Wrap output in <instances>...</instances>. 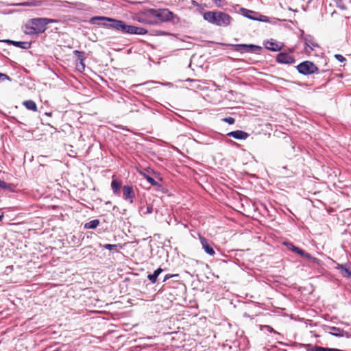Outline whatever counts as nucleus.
Wrapping results in <instances>:
<instances>
[{
	"instance_id": "obj_21",
	"label": "nucleus",
	"mask_w": 351,
	"mask_h": 351,
	"mask_svg": "<svg viewBox=\"0 0 351 351\" xmlns=\"http://www.w3.org/2000/svg\"><path fill=\"white\" fill-rule=\"evenodd\" d=\"M111 188L114 194L118 195L120 193L121 183L114 176L111 182Z\"/></svg>"
},
{
	"instance_id": "obj_15",
	"label": "nucleus",
	"mask_w": 351,
	"mask_h": 351,
	"mask_svg": "<svg viewBox=\"0 0 351 351\" xmlns=\"http://www.w3.org/2000/svg\"><path fill=\"white\" fill-rule=\"evenodd\" d=\"M199 239L204 252L210 256H213L215 252L213 247L208 243V240L201 234H199Z\"/></svg>"
},
{
	"instance_id": "obj_24",
	"label": "nucleus",
	"mask_w": 351,
	"mask_h": 351,
	"mask_svg": "<svg viewBox=\"0 0 351 351\" xmlns=\"http://www.w3.org/2000/svg\"><path fill=\"white\" fill-rule=\"evenodd\" d=\"M99 219H93L87 222L84 224V228L85 229H95L99 224Z\"/></svg>"
},
{
	"instance_id": "obj_48",
	"label": "nucleus",
	"mask_w": 351,
	"mask_h": 351,
	"mask_svg": "<svg viewBox=\"0 0 351 351\" xmlns=\"http://www.w3.org/2000/svg\"><path fill=\"white\" fill-rule=\"evenodd\" d=\"M282 168H283L284 169H285V170H287V166H285V167H283Z\"/></svg>"
},
{
	"instance_id": "obj_31",
	"label": "nucleus",
	"mask_w": 351,
	"mask_h": 351,
	"mask_svg": "<svg viewBox=\"0 0 351 351\" xmlns=\"http://www.w3.org/2000/svg\"><path fill=\"white\" fill-rule=\"evenodd\" d=\"M261 329L263 330V329H266V330L269 332H274V333H277L274 329L271 327L270 326H268V325H261Z\"/></svg>"
},
{
	"instance_id": "obj_13",
	"label": "nucleus",
	"mask_w": 351,
	"mask_h": 351,
	"mask_svg": "<svg viewBox=\"0 0 351 351\" xmlns=\"http://www.w3.org/2000/svg\"><path fill=\"white\" fill-rule=\"evenodd\" d=\"M135 193L133 187L130 185H124L123 186V198L124 200L129 202L130 204L134 202Z\"/></svg>"
},
{
	"instance_id": "obj_32",
	"label": "nucleus",
	"mask_w": 351,
	"mask_h": 351,
	"mask_svg": "<svg viewBox=\"0 0 351 351\" xmlns=\"http://www.w3.org/2000/svg\"><path fill=\"white\" fill-rule=\"evenodd\" d=\"M222 121L226 123H228L230 125L234 124L235 122L234 118L231 117H225L222 119Z\"/></svg>"
},
{
	"instance_id": "obj_18",
	"label": "nucleus",
	"mask_w": 351,
	"mask_h": 351,
	"mask_svg": "<svg viewBox=\"0 0 351 351\" xmlns=\"http://www.w3.org/2000/svg\"><path fill=\"white\" fill-rule=\"evenodd\" d=\"M264 46L267 49L271 51H279L282 49V45H280L277 42L273 40L264 42Z\"/></svg>"
},
{
	"instance_id": "obj_5",
	"label": "nucleus",
	"mask_w": 351,
	"mask_h": 351,
	"mask_svg": "<svg viewBox=\"0 0 351 351\" xmlns=\"http://www.w3.org/2000/svg\"><path fill=\"white\" fill-rule=\"evenodd\" d=\"M234 51L238 52L241 54L243 53H255L260 54L261 51L263 49L261 46L255 44H226Z\"/></svg>"
},
{
	"instance_id": "obj_34",
	"label": "nucleus",
	"mask_w": 351,
	"mask_h": 351,
	"mask_svg": "<svg viewBox=\"0 0 351 351\" xmlns=\"http://www.w3.org/2000/svg\"><path fill=\"white\" fill-rule=\"evenodd\" d=\"M171 34L167 32H165V31H162V30H156L155 31V35L156 36H167V35H170Z\"/></svg>"
},
{
	"instance_id": "obj_26",
	"label": "nucleus",
	"mask_w": 351,
	"mask_h": 351,
	"mask_svg": "<svg viewBox=\"0 0 351 351\" xmlns=\"http://www.w3.org/2000/svg\"><path fill=\"white\" fill-rule=\"evenodd\" d=\"M283 245L287 246L289 250L292 251L294 253H297V252L299 249L298 247L294 245L292 243H290L288 241L283 242Z\"/></svg>"
},
{
	"instance_id": "obj_50",
	"label": "nucleus",
	"mask_w": 351,
	"mask_h": 351,
	"mask_svg": "<svg viewBox=\"0 0 351 351\" xmlns=\"http://www.w3.org/2000/svg\"><path fill=\"white\" fill-rule=\"evenodd\" d=\"M25 4H26V3H21V5H25Z\"/></svg>"
},
{
	"instance_id": "obj_19",
	"label": "nucleus",
	"mask_w": 351,
	"mask_h": 351,
	"mask_svg": "<svg viewBox=\"0 0 351 351\" xmlns=\"http://www.w3.org/2000/svg\"><path fill=\"white\" fill-rule=\"evenodd\" d=\"M302 346L306 348V351H343L337 348H330L315 346L310 348V344H302Z\"/></svg>"
},
{
	"instance_id": "obj_3",
	"label": "nucleus",
	"mask_w": 351,
	"mask_h": 351,
	"mask_svg": "<svg viewBox=\"0 0 351 351\" xmlns=\"http://www.w3.org/2000/svg\"><path fill=\"white\" fill-rule=\"evenodd\" d=\"M202 16L208 23L221 27H228L233 21L230 15L219 10L206 11L202 14Z\"/></svg>"
},
{
	"instance_id": "obj_11",
	"label": "nucleus",
	"mask_w": 351,
	"mask_h": 351,
	"mask_svg": "<svg viewBox=\"0 0 351 351\" xmlns=\"http://www.w3.org/2000/svg\"><path fill=\"white\" fill-rule=\"evenodd\" d=\"M304 49L306 52H311L315 48L319 47V45L315 41L314 37L309 34L304 36Z\"/></svg>"
},
{
	"instance_id": "obj_7",
	"label": "nucleus",
	"mask_w": 351,
	"mask_h": 351,
	"mask_svg": "<svg viewBox=\"0 0 351 351\" xmlns=\"http://www.w3.org/2000/svg\"><path fill=\"white\" fill-rule=\"evenodd\" d=\"M240 12L243 16L248 19L261 22H270L269 17L262 15L258 12L244 8H240Z\"/></svg>"
},
{
	"instance_id": "obj_33",
	"label": "nucleus",
	"mask_w": 351,
	"mask_h": 351,
	"mask_svg": "<svg viewBox=\"0 0 351 351\" xmlns=\"http://www.w3.org/2000/svg\"><path fill=\"white\" fill-rule=\"evenodd\" d=\"M337 6L342 10H345L347 9V7L345 5V4L343 3V0H338L337 1Z\"/></svg>"
},
{
	"instance_id": "obj_2",
	"label": "nucleus",
	"mask_w": 351,
	"mask_h": 351,
	"mask_svg": "<svg viewBox=\"0 0 351 351\" xmlns=\"http://www.w3.org/2000/svg\"><path fill=\"white\" fill-rule=\"evenodd\" d=\"M57 22V20L49 18H33L25 25L23 32L29 36L40 34L46 31L48 25Z\"/></svg>"
},
{
	"instance_id": "obj_35",
	"label": "nucleus",
	"mask_w": 351,
	"mask_h": 351,
	"mask_svg": "<svg viewBox=\"0 0 351 351\" xmlns=\"http://www.w3.org/2000/svg\"><path fill=\"white\" fill-rule=\"evenodd\" d=\"M5 80L10 81L11 78L8 75L0 73V82H2Z\"/></svg>"
},
{
	"instance_id": "obj_41",
	"label": "nucleus",
	"mask_w": 351,
	"mask_h": 351,
	"mask_svg": "<svg viewBox=\"0 0 351 351\" xmlns=\"http://www.w3.org/2000/svg\"><path fill=\"white\" fill-rule=\"evenodd\" d=\"M280 21H281L280 19L274 18L273 21L271 23H272L273 24H277Z\"/></svg>"
},
{
	"instance_id": "obj_45",
	"label": "nucleus",
	"mask_w": 351,
	"mask_h": 351,
	"mask_svg": "<svg viewBox=\"0 0 351 351\" xmlns=\"http://www.w3.org/2000/svg\"><path fill=\"white\" fill-rule=\"evenodd\" d=\"M3 218V213H1V214L0 215V221H2Z\"/></svg>"
},
{
	"instance_id": "obj_16",
	"label": "nucleus",
	"mask_w": 351,
	"mask_h": 351,
	"mask_svg": "<svg viewBox=\"0 0 351 351\" xmlns=\"http://www.w3.org/2000/svg\"><path fill=\"white\" fill-rule=\"evenodd\" d=\"M3 42L11 44L14 47H17L23 49H28L32 45L31 43L27 41H14L10 39H5L3 40Z\"/></svg>"
},
{
	"instance_id": "obj_43",
	"label": "nucleus",
	"mask_w": 351,
	"mask_h": 351,
	"mask_svg": "<svg viewBox=\"0 0 351 351\" xmlns=\"http://www.w3.org/2000/svg\"><path fill=\"white\" fill-rule=\"evenodd\" d=\"M45 114L46 116H48V117H51L52 116V112H47L45 113Z\"/></svg>"
},
{
	"instance_id": "obj_40",
	"label": "nucleus",
	"mask_w": 351,
	"mask_h": 351,
	"mask_svg": "<svg viewBox=\"0 0 351 351\" xmlns=\"http://www.w3.org/2000/svg\"><path fill=\"white\" fill-rule=\"evenodd\" d=\"M191 3H192L193 5L197 6V7H201V6H202L199 3H197L196 1H195V0H192V1H191Z\"/></svg>"
},
{
	"instance_id": "obj_12",
	"label": "nucleus",
	"mask_w": 351,
	"mask_h": 351,
	"mask_svg": "<svg viewBox=\"0 0 351 351\" xmlns=\"http://www.w3.org/2000/svg\"><path fill=\"white\" fill-rule=\"evenodd\" d=\"M276 60L279 64H293L295 58L286 52H280L276 57Z\"/></svg>"
},
{
	"instance_id": "obj_9",
	"label": "nucleus",
	"mask_w": 351,
	"mask_h": 351,
	"mask_svg": "<svg viewBox=\"0 0 351 351\" xmlns=\"http://www.w3.org/2000/svg\"><path fill=\"white\" fill-rule=\"evenodd\" d=\"M113 20L114 19L110 17L95 16L90 19V23L94 25H102L110 29L109 24L112 23Z\"/></svg>"
},
{
	"instance_id": "obj_51",
	"label": "nucleus",
	"mask_w": 351,
	"mask_h": 351,
	"mask_svg": "<svg viewBox=\"0 0 351 351\" xmlns=\"http://www.w3.org/2000/svg\"><path fill=\"white\" fill-rule=\"evenodd\" d=\"M350 330H351V327H350Z\"/></svg>"
},
{
	"instance_id": "obj_29",
	"label": "nucleus",
	"mask_w": 351,
	"mask_h": 351,
	"mask_svg": "<svg viewBox=\"0 0 351 351\" xmlns=\"http://www.w3.org/2000/svg\"><path fill=\"white\" fill-rule=\"evenodd\" d=\"M141 211L143 215L151 214L153 212V206L149 204L147 206L145 210H144L143 208H141Z\"/></svg>"
},
{
	"instance_id": "obj_6",
	"label": "nucleus",
	"mask_w": 351,
	"mask_h": 351,
	"mask_svg": "<svg viewBox=\"0 0 351 351\" xmlns=\"http://www.w3.org/2000/svg\"><path fill=\"white\" fill-rule=\"evenodd\" d=\"M297 71L303 75H309L314 73H323L325 71H320L311 61L304 60L296 66Z\"/></svg>"
},
{
	"instance_id": "obj_28",
	"label": "nucleus",
	"mask_w": 351,
	"mask_h": 351,
	"mask_svg": "<svg viewBox=\"0 0 351 351\" xmlns=\"http://www.w3.org/2000/svg\"><path fill=\"white\" fill-rule=\"evenodd\" d=\"M76 61H77V62H76L77 69L80 72L84 71L85 69L84 60H76Z\"/></svg>"
},
{
	"instance_id": "obj_10",
	"label": "nucleus",
	"mask_w": 351,
	"mask_h": 351,
	"mask_svg": "<svg viewBox=\"0 0 351 351\" xmlns=\"http://www.w3.org/2000/svg\"><path fill=\"white\" fill-rule=\"evenodd\" d=\"M326 328L329 330L328 333L332 336L351 339V334L340 328L330 326H326Z\"/></svg>"
},
{
	"instance_id": "obj_36",
	"label": "nucleus",
	"mask_w": 351,
	"mask_h": 351,
	"mask_svg": "<svg viewBox=\"0 0 351 351\" xmlns=\"http://www.w3.org/2000/svg\"><path fill=\"white\" fill-rule=\"evenodd\" d=\"M335 58L336 60L341 62H345L346 60V58L341 54H335Z\"/></svg>"
},
{
	"instance_id": "obj_37",
	"label": "nucleus",
	"mask_w": 351,
	"mask_h": 351,
	"mask_svg": "<svg viewBox=\"0 0 351 351\" xmlns=\"http://www.w3.org/2000/svg\"><path fill=\"white\" fill-rule=\"evenodd\" d=\"M212 1L217 7H221L223 5V2L224 1V0H212Z\"/></svg>"
},
{
	"instance_id": "obj_20",
	"label": "nucleus",
	"mask_w": 351,
	"mask_h": 351,
	"mask_svg": "<svg viewBox=\"0 0 351 351\" xmlns=\"http://www.w3.org/2000/svg\"><path fill=\"white\" fill-rule=\"evenodd\" d=\"M298 254L300 255L301 256L305 257L309 260H311L313 263L318 264L319 263V259H318L316 257H313L311 256V254L306 252L304 250L299 247L297 253Z\"/></svg>"
},
{
	"instance_id": "obj_23",
	"label": "nucleus",
	"mask_w": 351,
	"mask_h": 351,
	"mask_svg": "<svg viewBox=\"0 0 351 351\" xmlns=\"http://www.w3.org/2000/svg\"><path fill=\"white\" fill-rule=\"evenodd\" d=\"M162 269L159 267L157 269H156L153 274H148L147 278L151 281L152 283H155L157 281V278L158 276L162 273Z\"/></svg>"
},
{
	"instance_id": "obj_4",
	"label": "nucleus",
	"mask_w": 351,
	"mask_h": 351,
	"mask_svg": "<svg viewBox=\"0 0 351 351\" xmlns=\"http://www.w3.org/2000/svg\"><path fill=\"white\" fill-rule=\"evenodd\" d=\"M110 29H112L122 34L128 35H145L147 33L145 28L128 24L127 22L114 19L112 23L109 24Z\"/></svg>"
},
{
	"instance_id": "obj_42",
	"label": "nucleus",
	"mask_w": 351,
	"mask_h": 351,
	"mask_svg": "<svg viewBox=\"0 0 351 351\" xmlns=\"http://www.w3.org/2000/svg\"><path fill=\"white\" fill-rule=\"evenodd\" d=\"M308 34H306L304 33L303 30H300V36L304 39V36H308Z\"/></svg>"
},
{
	"instance_id": "obj_46",
	"label": "nucleus",
	"mask_w": 351,
	"mask_h": 351,
	"mask_svg": "<svg viewBox=\"0 0 351 351\" xmlns=\"http://www.w3.org/2000/svg\"><path fill=\"white\" fill-rule=\"evenodd\" d=\"M186 81H190V82H195V80H192V79H187Z\"/></svg>"
},
{
	"instance_id": "obj_39",
	"label": "nucleus",
	"mask_w": 351,
	"mask_h": 351,
	"mask_svg": "<svg viewBox=\"0 0 351 351\" xmlns=\"http://www.w3.org/2000/svg\"><path fill=\"white\" fill-rule=\"evenodd\" d=\"M173 276H174L171 275V274H167V275H165L164 278H163L162 282L167 281V280H169V278H171Z\"/></svg>"
},
{
	"instance_id": "obj_14",
	"label": "nucleus",
	"mask_w": 351,
	"mask_h": 351,
	"mask_svg": "<svg viewBox=\"0 0 351 351\" xmlns=\"http://www.w3.org/2000/svg\"><path fill=\"white\" fill-rule=\"evenodd\" d=\"M145 178L152 186L156 187V191L162 194H166L168 193V189L165 187L160 182L156 181L152 176L145 175Z\"/></svg>"
},
{
	"instance_id": "obj_47",
	"label": "nucleus",
	"mask_w": 351,
	"mask_h": 351,
	"mask_svg": "<svg viewBox=\"0 0 351 351\" xmlns=\"http://www.w3.org/2000/svg\"><path fill=\"white\" fill-rule=\"evenodd\" d=\"M53 351H62V350H61L60 348H58L56 349V350H53Z\"/></svg>"
},
{
	"instance_id": "obj_49",
	"label": "nucleus",
	"mask_w": 351,
	"mask_h": 351,
	"mask_svg": "<svg viewBox=\"0 0 351 351\" xmlns=\"http://www.w3.org/2000/svg\"><path fill=\"white\" fill-rule=\"evenodd\" d=\"M292 174H293V172L291 171V173H289L288 176H291Z\"/></svg>"
},
{
	"instance_id": "obj_38",
	"label": "nucleus",
	"mask_w": 351,
	"mask_h": 351,
	"mask_svg": "<svg viewBox=\"0 0 351 351\" xmlns=\"http://www.w3.org/2000/svg\"><path fill=\"white\" fill-rule=\"evenodd\" d=\"M155 83H157L155 81H149V82H146L145 83H142V84H134V86L135 87H139V86H143V85H145V84H155Z\"/></svg>"
},
{
	"instance_id": "obj_44",
	"label": "nucleus",
	"mask_w": 351,
	"mask_h": 351,
	"mask_svg": "<svg viewBox=\"0 0 351 351\" xmlns=\"http://www.w3.org/2000/svg\"><path fill=\"white\" fill-rule=\"evenodd\" d=\"M119 128L122 129V130H126V131H129V129H128L126 127L119 126Z\"/></svg>"
},
{
	"instance_id": "obj_30",
	"label": "nucleus",
	"mask_w": 351,
	"mask_h": 351,
	"mask_svg": "<svg viewBox=\"0 0 351 351\" xmlns=\"http://www.w3.org/2000/svg\"><path fill=\"white\" fill-rule=\"evenodd\" d=\"M0 189L10 191L12 187L10 184L6 183L5 182L0 179Z\"/></svg>"
},
{
	"instance_id": "obj_8",
	"label": "nucleus",
	"mask_w": 351,
	"mask_h": 351,
	"mask_svg": "<svg viewBox=\"0 0 351 351\" xmlns=\"http://www.w3.org/2000/svg\"><path fill=\"white\" fill-rule=\"evenodd\" d=\"M335 268L339 271L343 278L351 280V263L350 262L344 264L337 263Z\"/></svg>"
},
{
	"instance_id": "obj_25",
	"label": "nucleus",
	"mask_w": 351,
	"mask_h": 351,
	"mask_svg": "<svg viewBox=\"0 0 351 351\" xmlns=\"http://www.w3.org/2000/svg\"><path fill=\"white\" fill-rule=\"evenodd\" d=\"M102 247L104 249L110 251L122 248V245L121 244H105Z\"/></svg>"
},
{
	"instance_id": "obj_22",
	"label": "nucleus",
	"mask_w": 351,
	"mask_h": 351,
	"mask_svg": "<svg viewBox=\"0 0 351 351\" xmlns=\"http://www.w3.org/2000/svg\"><path fill=\"white\" fill-rule=\"evenodd\" d=\"M23 104L27 110L33 112H36L38 110L36 102L32 99L23 101Z\"/></svg>"
},
{
	"instance_id": "obj_27",
	"label": "nucleus",
	"mask_w": 351,
	"mask_h": 351,
	"mask_svg": "<svg viewBox=\"0 0 351 351\" xmlns=\"http://www.w3.org/2000/svg\"><path fill=\"white\" fill-rule=\"evenodd\" d=\"M73 54L77 58V60H86L85 53L84 51L75 50L73 51Z\"/></svg>"
},
{
	"instance_id": "obj_1",
	"label": "nucleus",
	"mask_w": 351,
	"mask_h": 351,
	"mask_svg": "<svg viewBox=\"0 0 351 351\" xmlns=\"http://www.w3.org/2000/svg\"><path fill=\"white\" fill-rule=\"evenodd\" d=\"M143 14L145 18L139 21L146 25H157L168 22L178 24L180 22V18L168 8H147Z\"/></svg>"
},
{
	"instance_id": "obj_17",
	"label": "nucleus",
	"mask_w": 351,
	"mask_h": 351,
	"mask_svg": "<svg viewBox=\"0 0 351 351\" xmlns=\"http://www.w3.org/2000/svg\"><path fill=\"white\" fill-rule=\"evenodd\" d=\"M227 135L237 140H245L249 136V134L243 130L232 131L228 132Z\"/></svg>"
}]
</instances>
